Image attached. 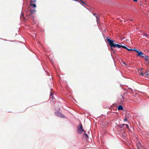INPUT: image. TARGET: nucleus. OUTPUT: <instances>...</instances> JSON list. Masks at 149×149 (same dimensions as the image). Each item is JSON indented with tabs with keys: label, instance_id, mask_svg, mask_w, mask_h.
I'll return each instance as SVG.
<instances>
[{
	"label": "nucleus",
	"instance_id": "1",
	"mask_svg": "<svg viewBox=\"0 0 149 149\" xmlns=\"http://www.w3.org/2000/svg\"><path fill=\"white\" fill-rule=\"evenodd\" d=\"M77 131L78 133L80 134H81L83 132H86L83 129L82 126L81 124L77 126Z\"/></svg>",
	"mask_w": 149,
	"mask_h": 149
},
{
	"label": "nucleus",
	"instance_id": "2",
	"mask_svg": "<svg viewBox=\"0 0 149 149\" xmlns=\"http://www.w3.org/2000/svg\"><path fill=\"white\" fill-rule=\"evenodd\" d=\"M106 39L108 43H109V45L111 47V49H112V47H114L115 44L114 43V41L111 40L110 38L108 37Z\"/></svg>",
	"mask_w": 149,
	"mask_h": 149
},
{
	"label": "nucleus",
	"instance_id": "3",
	"mask_svg": "<svg viewBox=\"0 0 149 149\" xmlns=\"http://www.w3.org/2000/svg\"><path fill=\"white\" fill-rule=\"evenodd\" d=\"M54 114L56 116H58V117L61 118H64V116L59 112H55L54 113Z\"/></svg>",
	"mask_w": 149,
	"mask_h": 149
},
{
	"label": "nucleus",
	"instance_id": "4",
	"mask_svg": "<svg viewBox=\"0 0 149 149\" xmlns=\"http://www.w3.org/2000/svg\"><path fill=\"white\" fill-rule=\"evenodd\" d=\"M136 55L138 56H141L142 57H144L145 56V55L143 53L139 51L138 53Z\"/></svg>",
	"mask_w": 149,
	"mask_h": 149
},
{
	"label": "nucleus",
	"instance_id": "5",
	"mask_svg": "<svg viewBox=\"0 0 149 149\" xmlns=\"http://www.w3.org/2000/svg\"><path fill=\"white\" fill-rule=\"evenodd\" d=\"M143 146L140 142H139V143L137 144V149H143Z\"/></svg>",
	"mask_w": 149,
	"mask_h": 149
},
{
	"label": "nucleus",
	"instance_id": "6",
	"mask_svg": "<svg viewBox=\"0 0 149 149\" xmlns=\"http://www.w3.org/2000/svg\"><path fill=\"white\" fill-rule=\"evenodd\" d=\"M83 138L86 139V140H87L88 139V136L87 134L84 133L83 134Z\"/></svg>",
	"mask_w": 149,
	"mask_h": 149
},
{
	"label": "nucleus",
	"instance_id": "7",
	"mask_svg": "<svg viewBox=\"0 0 149 149\" xmlns=\"http://www.w3.org/2000/svg\"><path fill=\"white\" fill-rule=\"evenodd\" d=\"M30 12L31 13V14H34L36 12V11L35 9L34 8L33 9H31L30 10Z\"/></svg>",
	"mask_w": 149,
	"mask_h": 149
},
{
	"label": "nucleus",
	"instance_id": "8",
	"mask_svg": "<svg viewBox=\"0 0 149 149\" xmlns=\"http://www.w3.org/2000/svg\"><path fill=\"white\" fill-rule=\"evenodd\" d=\"M121 45H120L118 44H115L113 47L115 48L117 47L118 48H120L121 47Z\"/></svg>",
	"mask_w": 149,
	"mask_h": 149
},
{
	"label": "nucleus",
	"instance_id": "9",
	"mask_svg": "<svg viewBox=\"0 0 149 149\" xmlns=\"http://www.w3.org/2000/svg\"><path fill=\"white\" fill-rule=\"evenodd\" d=\"M118 110H123V108L122 106L119 105L118 107Z\"/></svg>",
	"mask_w": 149,
	"mask_h": 149
},
{
	"label": "nucleus",
	"instance_id": "10",
	"mask_svg": "<svg viewBox=\"0 0 149 149\" xmlns=\"http://www.w3.org/2000/svg\"><path fill=\"white\" fill-rule=\"evenodd\" d=\"M30 6H32L34 8L36 7V6L35 4L32 3H31L30 4Z\"/></svg>",
	"mask_w": 149,
	"mask_h": 149
},
{
	"label": "nucleus",
	"instance_id": "11",
	"mask_svg": "<svg viewBox=\"0 0 149 149\" xmlns=\"http://www.w3.org/2000/svg\"><path fill=\"white\" fill-rule=\"evenodd\" d=\"M145 60L146 61H149V56H145Z\"/></svg>",
	"mask_w": 149,
	"mask_h": 149
},
{
	"label": "nucleus",
	"instance_id": "12",
	"mask_svg": "<svg viewBox=\"0 0 149 149\" xmlns=\"http://www.w3.org/2000/svg\"><path fill=\"white\" fill-rule=\"evenodd\" d=\"M132 51H135L137 53H138V52H139V51H138L136 49H132Z\"/></svg>",
	"mask_w": 149,
	"mask_h": 149
},
{
	"label": "nucleus",
	"instance_id": "13",
	"mask_svg": "<svg viewBox=\"0 0 149 149\" xmlns=\"http://www.w3.org/2000/svg\"><path fill=\"white\" fill-rule=\"evenodd\" d=\"M125 126H126V127L127 128L128 130H130L129 126L127 124H126Z\"/></svg>",
	"mask_w": 149,
	"mask_h": 149
},
{
	"label": "nucleus",
	"instance_id": "14",
	"mask_svg": "<svg viewBox=\"0 0 149 149\" xmlns=\"http://www.w3.org/2000/svg\"><path fill=\"white\" fill-rule=\"evenodd\" d=\"M32 14H31H31H29V16L30 17H32L33 18V16L32 15Z\"/></svg>",
	"mask_w": 149,
	"mask_h": 149
},
{
	"label": "nucleus",
	"instance_id": "15",
	"mask_svg": "<svg viewBox=\"0 0 149 149\" xmlns=\"http://www.w3.org/2000/svg\"><path fill=\"white\" fill-rule=\"evenodd\" d=\"M36 0H31V3H35L36 2Z\"/></svg>",
	"mask_w": 149,
	"mask_h": 149
},
{
	"label": "nucleus",
	"instance_id": "16",
	"mask_svg": "<svg viewBox=\"0 0 149 149\" xmlns=\"http://www.w3.org/2000/svg\"><path fill=\"white\" fill-rule=\"evenodd\" d=\"M121 47H122V48H124V49H126L127 47H126L125 46H123V45H121Z\"/></svg>",
	"mask_w": 149,
	"mask_h": 149
},
{
	"label": "nucleus",
	"instance_id": "17",
	"mask_svg": "<svg viewBox=\"0 0 149 149\" xmlns=\"http://www.w3.org/2000/svg\"><path fill=\"white\" fill-rule=\"evenodd\" d=\"M126 49L129 51H130V52L132 51V49H129L128 48H127Z\"/></svg>",
	"mask_w": 149,
	"mask_h": 149
},
{
	"label": "nucleus",
	"instance_id": "18",
	"mask_svg": "<svg viewBox=\"0 0 149 149\" xmlns=\"http://www.w3.org/2000/svg\"><path fill=\"white\" fill-rule=\"evenodd\" d=\"M125 124H123L121 125L120 126V128H122V127H123V126H124L125 125Z\"/></svg>",
	"mask_w": 149,
	"mask_h": 149
},
{
	"label": "nucleus",
	"instance_id": "19",
	"mask_svg": "<svg viewBox=\"0 0 149 149\" xmlns=\"http://www.w3.org/2000/svg\"><path fill=\"white\" fill-rule=\"evenodd\" d=\"M96 17L97 18V23H98V22H99V21L98 20L99 17H98L97 16H96Z\"/></svg>",
	"mask_w": 149,
	"mask_h": 149
},
{
	"label": "nucleus",
	"instance_id": "20",
	"mask_svg": "<svg viewBox=\"0 0 149 149\" xmlns=\"http://www.w3.org/2000/svg\"><path fill=\"white\" fill-rule=\"evenodd\" d=\"M144 35L146 37H148V35L146 33H145Z\"/></svg>",
	"mask_w": 149,
	"mask_h": 149
},
{
	"label": "nucleus",
	"instance_id": "21",
	"mask_svg": "<svg viewBox=\"0 0 149 149\" xmlns=\"http://www.w3.org/2000/svg\"><path fill=\"white\" fill-rule=\"evenodd\" d=\"M140 74L143 76L144 75V74H143V73L142 72H141Z\"/></svg>",
	"mask_w": 149,
	"mask_h": 149
},
{
	"label": "nucleus",
	"instance_id": "22",
	"mask_svg": "<svg viewBox=\"0 0 149 149\" xmlns=\"http://www.w3.org/2000/svg\"><path fill=\"white\" fill-rule=\"evenodd\" d=\"M124 121H127V118H125L124 120Z\"/></svg>",
	"mask_w": 149,
	"mask_h": 149
},
{
	"label": "nucleus",
	"instance_id": "23",
	"mask_svg": "<svg viewBox=\"0 0 149 149\" xmlns=\"http://www.w3.org/2000/svg\"><path fill=\"white\" fill-rule=\"evenodd\" d=\"M52 95H53V93H51L50 94V96H52Z\"/></svg>",
	"mask_w": 149,
	"mask_h": 149
},
{
	"label": "nucleus",
	"instance_id": "24",
	"mask_svg": "<svg viewBox=\"0 0 149 149\" xmlns=\"http://www.w3.org/2000/svg\"><path fill=\"white\" fill-rule=\"evenodd\" d=\"M148 75H149L148 74H148H146V75L147 76V77H148Z\"/></svg>",
	"mask_w": 149,
	"mask_h": 149
},
{
	"label": "nucleus",
	"instance_id": "25",
	"mask_svg": "<svg viewBox=\"0 0 149 149\" xmlns=\"http://www.w3.org/2000/svg\"><path fill=\"white\" fill-rule=\"evenodd\" d=\"M134 2H137V0H133Z\"/></svg>",
	"mask_w": 149,
	"mask_h": 149
},
{
	"label": "nucleus",
	"instance_id": "26",
	"mask_svg": "<svg viewBox=\"0 0 149 149\" xmlns=\"http://www.w3.org/2000/svg\"><path fill=\"white\" fill-rule=\"evenodd\" d=\"M94 15H95V17H96V16H97L98 17V16L97 15H96L95 14H94Z\"/></svg>",
	"mask_w": 149,
	"mask_h": 149
},
{
	"label": "nucleus",
	"instance_id": "27",
	"mask_svg": "<svg viewBox=\"0 0 149 149\" xmlns=\"http://www.w3.org/2000/svg\"><path fill=\"white\" fill-rule=\"evenodd\" d=\"M125 100H123V101H125ZM126 100H125V101H126Z\"/></svg>",
	"mask_w": 149,
	"mask_h": 149
},
{
	"label": "nucleus",
	"instance_id": "28",
	"mask_svg": "<svg viewBox=\"0 0 149 149\" xmlns=\"http://www.w3.org/2000/svg\"><path fill=\"white\" fill-rule=\"evenodd\" d=\"M132 19H131V20H130V21H132Z\"/></svg>",
	"mask_w": 149,
	"mask_h": 149
}]
</instances>
